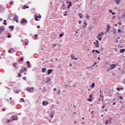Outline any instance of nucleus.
I'll list each match as a JSON object with an SVG mask.
<instances>
[{
    "label": "nucleus",
    "mask_w": 125,
    "mask_h": 125,
    "mask_svg": "<svg viewBox=\"0 0 125 125\" xmlns=\"http://www.w3.org/2000/svg\"><path fill=\"white\" fill-rule=\"evenodd\" d=\"M26 90L28 91V92H32L34 90V87H28L26 89Z\"/></svg>",
    "instance_id": "1"
},
{
    "label": "nucleus",
    "mask_w": 125,
    "mask_h": 125,
    "mask_svg": "<svg viewBox=\"0 0 125 125\" xmlns=\"http://www.w3.org/2000/svg\"><path fill=\"white\" fill-rule=\"evenodd\" d=\"M70 57H71L72 60H78L79 59V58L75 57L74 54H71Z\"/></svg>",
    "instance_id": "2"
},
{
    "label": "nucleus",
    "mask_w": 125,
    "mask_h": 125,
    "mask_svg": "<svg viewBox=\"0 0 125 125\" xmlns=\"http://www.w3.org/2000/svg\"><path fill=\"white\" fill-rule=\"evenodd\" d=\"M21 24H24V23H25L26 24H27V23H28V21H27V20H26L25 19V18H23L21 20Z\"/></svg>",
    "instance_id": "3"
},
{
    "label": "nucleus",
    "mask_w": 125,
    "mask_h": 125,
    "mask_svg": "<svg viewBox=\"0 0 125 125\" xmlns=\"http://www.w3.org/2000/svg\"><path fill=\"white\" fill-rule=\"evenodd\" d=\"M14 21H15L16 22H17V23H18V22H19V21H18V16L16 15L14 16Z\"/></svg>",
    "instance_id": "4"
},
{
    "label": "nucleus",
    "mask_w": 125,
    "mask_h": 125,
    "mask_svg": "<svg viewBox=\"0 0 125 125\" xmlns=\"http://www.w3.org/2000/svg\"><path fill=\"white\" fill-rule=\"evenodd\" d=\"M3 32H4V27L0 26V34H1Z\"/></svg>",
    "instance_id": "5"
},
{
    "label": "nucleus",
    "mask_w": 125,
    "mask_h": 125,
    "mask_svg": "<svg viewBox=\"0 0 125 125\" xmlns=\"http://www.w3.org/2000/svg\"><path fill=\"white\" fill-rule=\"evenodd\" d=\"M11 119H12L13 121H17V120H18V117L17 116H13L11 117Z\"/></svg>",
    "instance_id": "6"
},
{
    "label": "nucleus",
    "mask_w": 125,
    "mask_h": 125,
    "mask_svg": "<svg viewBox=\"0 0 125 125\" xmlns=\"http://www.w3.org/2000/svg\"><path fill=\"white\" fill-rule=\"evenodd\" d=\"M26 71H27V68L24 67V69H21L20 70V72L22 73H24V72H26Z\"/></svg>",
    "instance_id": "7"
},
{
    "label": "nucleus",
    "mask_w": 125,
    "mask_h": 125,
    "mask_svg": "<svg viewBox=\"0 0 125 125\" xmlns=\"http://www.w3.org/2000/svg\"><path fill=\"white\" fill-rule=\"evenodd\" d=\"M115 68H116V64H111L110 69H111V70H113V69H115Z\"/></svg>",
    "instance_id": "8"
},
{
    "label": "nucleus",
    "mask_w": 125,
    "mask_h": 125,
    "mask_svg": "<svg viewBox=\"0 0 125 125\" xmlns=\"http://www.w3.org/2000/svg\"><path fill=\"white\" fill-rule=\"evenodd\" d=\"M51 81V79L49 77H47L46 78V81H45V83H49Z\"/></svg>",
    "instance_id": "9"
},
{
    "label": "nucleus",
    "mask_w": 125,
    "mask_h": 125,
    "mask_svg": "<svg viewBox=\"0 0 125 125\" xmlns=\"http://www.w3.org/2000/svg\"><path fill=\"white\" fill-rule=\"evenodd\" d=\"M51 72H53V69H48L47 72L48 75H50V74H51Z\"/></svg>",
    "instance_id": "10"
},
{
    "label": "nucleus",
    "mask_w": 125,
    "mask_h": 125,
    "mask_svg": "<svg viewBox=\"0 0 125 125\" xmlns=\"http://www.w3.org/2000/svg\"><path fill=\"white\" fill-rule=\"evenodd\" d=\"M40 17H41V18H42V16L41 15L38 16L36 15V16H35V20H36V21H39V20H38V18H40Z\"/></svg>",
    "instance_id": "11"
},
{
    "label": "nucleus",
    "mask_w": 125,
    "mask_h": 125,
    "mask_svg": "<svg viewBox=\"0 0 125 125\" xmlns=\"http://www.w3.org/2000/svg\"><path fill=\"white\" fill-rule=\"evenodd\" d=\"M84 25L83 26V28H85V27L87 26V23L86 22V20H84Z\"/></svg>",
    "instance_id": "12"
},
{
    "label": "nucleus",
    "mask_w": 125,
    "mask_h": 125,
    "mask_svg": "<svg viewBox=\"0 0 125 125\" xmlns=\"http://www.w3.org/2000/svg\"><path fill=\"white\" fill-rule=\"evenodd\" d=\"M9 29H11V31H13L14 30V27L12 25H10L9 26Z\"/></svg>",
    "instance_id": "13"
},
{
    "label": "nucleus",
    "mask_w": 125,
    "mask_h": 125,
    "mask_svg": "<svg viewBox=\"0 0 125 125\" xmlns=\"http://www.w3.org/2000/svg\"><path fill=\"white\" fill-rule=\"evenodd\" d=\"M42 73H45V71H46V68L43 67L42 69Z\"/></svg>",
    "instance_id": "14"
},
{
    "label": "nucleus",
    "mask_w": 125,
    "mask_h": 125,
    "mask_svg": "<svg viewBox=\"0 0 125 125\" xmlns=\"http://www.w3.org/2000/svg\"><path fill=\"white\" fill-rule=\"evenodd\" d=\"M26 8H29V6L24 5L23 7V9H26Z\"/></svg>",
    "instance_id": "15"
},
{
    "label": "nucleus",
    "mask_w": 125,
    "mask_h": 125,
    "mask_svg": "<svg viewBox=\"0 0 125 125\" xmlns=\"http://www.w3.org/2000/svg\"><path fill=\"white\" fill-rule=\"evenodd\" d=\"M125 51V49H120V53H124Z\"/></svg>",
    "instance_id": "16"
},
{
    "label": "nucleus",
    "mask_w": 125,
    "mask_h": 125,
    "mask_svg": "<svg viewBox=\"0 0 125 125\" xmlns=\"http://www.w3.org/2000/svg\"><path fill=\"white\" fill-rule=\"evenodd\" d=\"M94 44H95L96 47H99V43H97L96 42H94Z\"/></svg>",
    "instance_id": "17"
},
{
    "label": "nucleus",
    "mask_w": 125,
    "mask_h": 125,
    "mask_svg": "<svg viewBox=\"0 0 125 125\" xmlns=\"http://www.w3.org/2000/svg\"><path fill=\"white\" fill-rule=\"evenodd\" d=\"M100 93L101 97H102V96H103V97L104 98V97L103 96H102V94H103V92H102V91L100 90Z\"/></svg>",
    "instance_id": "18"
},
{
    "label": "nucleus",
    "mask_w": 125,
    "mask_h": 125,
    "mask_svg": "<svg viewBox=\"0 0 125 125\" xmlns=\"http://www.w3.org/2000/svg\"><path fill=\"white\" fill-rule=\"evenodd\" d=\"M115 1L117 3V4H119L120 3V0H115Z\"/></svg>",
    "instance_id": "19"
},
{
    "label": "nucleus",
    "mask_w": 125,
    "mask_h": 125,
    "mask_svg": "<svg viewBox=\"0 0 125 125\" xmlns=\"http://www.w3.org/2000/svg\"><path fill=\"white\" fill-rule=\"evenodd\" d=\"M63 36H64V34L61 33L60 34L59 37H60V38H62V37H63Z\"/></svg>",
    "instance_id": "20"
},
{
    "label": "nucleus",
    "mask_w": 125,
    "mask_h": 125,
    "mask_svg": "<svg viewBox=\"0 0 125 125\" xmlns=\"http://www.w3.org/2000/svg\"><path fill=\"white\" fill-rule=\"evenodd\" d=\"M91 86L92 87H94V86H95V83H92V85H91Z\"/></svg>",
    "instance_id": "21"
},
{
    "label": "nucleus",
    "mask_w": 125,
    "mask_h": 125,
    "mask_svg": "<svg viewBox=\"0 0 125 125\" xmlns=\"http://www.w3.org/2000/svg\"><path fill=\"white\" fill-rule=\"evenodd\" d=\"M97 39L99 40V41H102V37H97Z\"/></svg>",
    "instance_id": "22"
},
{
    "label": "nucleus",
    "mask_w": 125,
    "mask_h": 125,
    "mask_svg": "<svg viewBox=\"0 0 125 125\" xmlns=\"http://www.w3.org/2000/svg\"><path fill=\"white\" fill-rule=\"evenodd\" d=\"M4 25H7V23H6V20H4V22L3 23Z\"/></svg>",
    "instance_id": "23"
},
{
    "label": "nucleus",
    "mask_w": 125,
    "mask_h": 125,
    "mask_svg": "<svg viewBox=\"0 0 125 125\" xmlns=\"http://www.w3.org/2000/svg\"><path fill=\"white\" fill-rule=\"evenodd\" d=\"M21 74H22L21 72L18 73V77H19V78H21Z\"/></svg>",
    "instance_id": "24"
},
{
    "label": "nucleus",
    "mask_w": 125,
    "mask_h": 125,
    "mask_svg": "<svg viewBox=\"0 0 125 125\" xmlns=\"http://www.w3.org/2000/svg\"><path fill=\"white\" fill-rule=\"evenodd\" d=\"M103 36L101 33H99L97 37H102Z\"/></svg>",
    "instance_id": "25"
},
{
    "label": "nucleus",
    "mask_w": 125,
    "mask_h": 125,
    "mask_svg": "<svg viewBox=\"0 0 125 125\" xmlns=\"http://www.w3.org/2000/svg\"><path fill=\"white\" fill-rule=\"evenodd\" d=\"M68 6H72V2H69V3H68Z\"/></svg>",
    "instance_id": "26"
},
{
    "label": "nucleus",
    "mask_w": 125,
    "mask_h": 125,
    "mask_svg": "<svg viewBox=\"0 0 125 125\" xmlns=\"http://www.w3.org/2000/svg\"><path fill=\"white\" fill-rule=\"evenodd\" d=\"M113 32L114 33V35H115V34H117V30L116 29H114L113 31Z\"/></svg>",
    "instance_id": "27"
},
{
    "label": "nucleus",
    "mask_w": 125,
    "mask_h": 125,
    "mask_svg": "<svg viewBox=\"0 0 125 125\" xmlns=\"http://www.w3.org/2000/svg\"><path fill=\"white\" fill-rule=\"evenodd\" d=\"M107 29L110 30L111 29V26H110L109 24H107Z\"/></svg>",
    "instance_id": "28"
},
{
    "label": "nucleus",
    "mask_w": 125,
    "mask_h": 125,
    "mask_svg": "<svg viewBox=\"0 0 125 125\" xmlns=\"http://www.w3.org/2000/svg\"><path fill=\"white\" fill-rule=\"evenodd\" d=\"M21 102H25V100H24V99L23 98H21Z\"/></svg>",
    "instance_id": "29"
},
{
    "label": "nucleus",
    "mask_w": 125,
    "mask_h": 125,
    "mask_svg": "<svg viewBox=\"0 0 125 125\" xmlns=\"http://www.w3.org/2000/svg\"><path fill=\"white\" fill-rule=\"evenodd\" d=\"M118 24L120 25H122V21H120L119 22H118Z\"/></svg>",
    "instance_id": "30"
},
{
    "label": "nucleus",
    "mask_w": 125,
    "mask_h": 125,
    "mask_svg": "<svg viewBox=\"0 0 125 125\" xmlns=\"http://www.w3.org/2000/svg\"><path fill=\"white\" fill-rule=\"evenodd\" d=\"M89 98H90V99H92V95L91 94L89 96Z\"/></svg>",
    "instance_id": "31"
},
{
    "label": "nucleus",
    "mask_w": 125,
    "mask_h": 125,
    "mask_svg": "<svg viewBox=\"0 0 125 125\" xmlns=\"http://www.w3.org/2000/svg\"><path fill=\"white\" fill-rule=\"evenodd\" d=\"M95 51L96 52V53H98V54L100 53V52H99L98 50H95Z\"/></svg>",
    "instance_id": "32"
},
{
    "label": "nucleus",
    "mask_w": 125,
    "mask_h": 125,
    "mask_svg": "<svg viewBox=\"0 0 125 125\" xmlns=\"http://www.w3.org/2000/svg\"><path fill=\"white\" fill-rule=\"evenodd\" d=\"M53 39L54 40H56V39H57V35H55V37L53 38Z\"/></svg>",
    "instance_id": "33"
},
{
    "label": "nucleus",
    "mask_w": 125,
    "mask_h": 125,
    "mask_svg": "<svg viewBox=\"0 0 125 125\" xmlns=\"http://www.w3.org/2000/svg\"><path fill=\"white\" fill-rule=\"evenodd\" d=\"M88 101H89V102H91V101H92V99L89 98L87 99Z\"/></svg>",
    "instance_id": "34"
},
{
    "label": "nucleus",
    "mask_w": 125,
    "mask_h": 125,
    "mask_svg": "<svg viewBox=\"0 0 125 125\" xmlns=\"http://www.w3.org/2000/svg\"><path fill=\"white\" fill-rule=\"evenodd\" d=\"M7 38H8V39H10V38H11V35H10V34H9V33L8 35Z\"/></svg>",
    "instance_id": "35"
},
{
    "label": "nucleus",
    "mask_w": 125,
    "mask_h": 125,
    "mask_svg": "<svg viewBox=\"0 0 125 125\" xmlns=\"http://www.w3.org/2000/svg\"><path fill=\"white\" fill-rule=\"evenodd\" d=\"M23 60H24V58H23V57H21L20 61H23Z\"/></svg>",
    "instance_id": "36"
},
{
    "label": "nucleus",
    "mask_w": 125,
    "mask_h": 125,
    "mask_svg": "<svg viewBox=\"0 0 125 125\" xmlns=\"http://www.w3.org/2000/svg\"><path fill=\"white\" fill-rule=\"evenodd\" d=\"M17 65V62H15V63H13V67H15Z\"/></svg>",
    "instance_id": "37"
},
{
    "label": "nucleus",
    "mask_w": 125,
    "mask_h": 125,
    "mask_svg": "<svg viewBox=\"0 0 125 125\" xmlns=\"http://www.w3.org/2000/svg\"><path fill=\"white\" fill-rule=\"evenodd\" d=\"M45 102H46V101H43L42 105H43V106H44V105H45Z\"/></svg>",
    "instance_id": "38"
},
{
    "label": "nucleus",
    "mask_w": 125,
    "mask_h": 125,
    "mask_svg": "<svg viewBox=\"0 0 125 125\" xmlns=\"http://www.w3.org/2000/svg\"><path fill=\"white\" fill-rule=\"evenodd\" d=\"M11 122H12L11 120H8L7 123H10Z\"/></svg>",
    "instance_id": "39"
},
{
    "label": "nucleus",
    "mask_w": 125,
    "mask_h": 125,
    "mask_svg": "<svg viewBox=\"0 0 125 125\" xmlns=\"http://www.w3.org/2000/svg\"><path fill=\"white\" fill-rule=\"evenodd\" d=\"M119 98H120V99H121V100H123V96H119Z\"/></svg>",
    "instance_id": "40"
},
{
    "label": "nucleus",
    "mask_w": 125,
    "mask_h": 125,
    "mask_svg": "<svg viewBox=\"0 0 125 125\" xmlns=\"http://www.w3.org/2000/svg\"><path fill=\"white\" fill-rule=\"evenodd\" d=\"M108 121L106 120V121L105 122V125H108Z\"/></svg>",
    "instance_id": "41"
},
{
    "label": "nucleus",
    "mask_w": 125,
    "mask_h": 125,
    "mask_svg": "<svg viewBox=\"0 0 125 125\" xmlns=\"http://www.w3.org/2000/svg\"><path fill=\"white\" fill-rule=\"evenodd\" d=\"M111 71V69H110V68H108V69H107V70H106V72H109V71Z\"/></svg>",
    "instance_id": "42"
},
{
    "label": "nucleus",
    "mask_w": 125,
    "mask_h": 125,
    "mask_svg": "<svg viewBox=\"0 0 125 125\" xmlns=\"http://www.w3.org/2000/svg\"><path fill=\"white\" fill-rule=\"evenodd\" d=\"M117 90H118V91H120L121 90V88H120L119 87L117 88Z\"/></svg>",
    "instance_id": "43"
},
{
    "label": "nucleus",
    "mask_w": 125,
    "mask_h": 125,
    "mask_svg": "<svg viewBox=\"0 0 125 125\" xmlns=\"http://www.w3.org/2000/svg\"><path fill=\"white\" fill-rule=\"evenodd\" d=\"M121 32H122V30H121V29H119L118 30V33H121Z\"/></svg>",
    "instance_id": "44"
},
{
    "label": "nucleus",
    "mask_w": 125,
    "mask_h": 125,
    "mask_svg": "<svg viewBox=\"0 0 125 125\" xmlns=\"http://www.w3.org/2000/svg\"><path fill=\"white\" fill-rule=\"evenodd\" d=\"M26 63L27 64V65H30V62L29 61L26 62Z\"/></svg>",
    "instance_id": "45"
},
{
    "label": "nucleus",
    "mask_w": 125,
    "mask_h": 125,
    "mask_svg": "<svg viewBox=\"0 0 125 125\" xmlns=\"http://www.w3.org/2000/svg\"><path fill=\"white\" fill-rule=\"evenodd\" d=\"M12 50L11 49H10V50H8V52H9V53H10L11 52V51H12Z\"/></svg>",
    "instance_id": "46"
},
{
    "label": "nucleus",
    "mask_w": 125,
    "mask_h": 125,
    "mask_svg": "<svg viewBox=\"0 0 125 125\" xmlns=\"http://www.w3.org/2000/svg\"><path fill=\"white\" fill-rule=\"evenodd\" d=\"M83 15H82L81 16H80V19H82V18H83Z\"/></svg>",
    "instance_id": "47"
},
{
    "label": "nucleus",
    "mask_w": 125,
    "mask_h": 125,
    "mask_svg": "<svg viewBox=\"0 0 125 125\" xmlns=\"http://www.w3.org/2000/svg\"><path fill=\"white\" fill-rule=\"evenodd\" d=\"M50 118L52 119L53 118V114H51L50 115Z\"/></svg>",
    "instance_id": "48"
},
{
    "label": "nucleus",
    "mask_w": 125,
    "mask_h": 125,
    "mask_svg": "<svg viewBox=\"0 0 125 125\" xmlns=\"http://www.w3.org/2000/svg\"><path fill=\"white\" fill-rule=\"evenodd\" d=\"M61 93V91L59 90L58 92L59 95Z\"/></svg>",
    "instance_id": "49"
},
{
    "label": "nucleus",
    "mask_w": 125,
    "mask_h": 125,
    "mask_svg": "<svg viewBox=\"0 0 125 125\" xmlns=\"http://www.w3.org/2000/svg\"><path fill=\"white\" fill-rule=\"evenodd\" d=\"M35 39H36V38H38V35L37 34L35 35Z\"/></svg>",
    "instance_id": "50"
},
{
    "label": "nucleus",
    "mask_w": 125,
    "mask_h": 125,
    "mask_svg": "<svg viewBox=\"0 0 125 125\" xmlns=\"http://www.w3.org/2000/svg\"><path fill=\"white\" fill-rule=\"evenodd\" d=\"M109 31H110V29L107 28L106 33H108V32H109Z\"/></svg>",
    "instance_id": "51"
},
{
    "label": "nucleus",
    "mask_w": 125,
    "mask_h": 125,
    "mask_svg": "<svg viewBox=\"0 0 125 125\" xmlns=\"http://www.w3.org/2000/svg\"><path fill=\"white\" fill-rule=\"evenodd\" d=\"M96 64H97L96 62H94V64L93 65V66L92 67H94V66Z\"/></svg>",
    "instance_id": "52"
},
{
    "label": "nucleus",
    "mask_w": 125,
    "mask_h": 125,
    "mask_svg": "<svg viewBox=\"0 0 125 125\" xmlns=\"http://www.w3.org/2000/svg\"><path fill=\"white\" fill-rule=\"evenodd\" d=\"M86 18H87V19H89V16L88 15H87Z\"/></svg>",
    "instance_id": "53"
},
{
    "label": "nucleus",
    "mask_w": 125,
    "mask_h": 125,
    "mask_svg": "<svg viewBox=\"0 0 125 125\" xmlns=\"http://www.w3.org/2000/svg\"><path fill=\"white\" fill-rule=\"evenodd\" d=\"M96 42V43H99V41H98V40H97Z\"/></svg>",
    "instance_id": "54"
},
{
    "label": "nucleus",
    "mask_w": 125,
    "mask_h": 125,
    "mask_svg": "<svg viewBox=\"0 0 125 125\" xmlns=\"http://www.w3.org/2000/svg\"><path fill=\"white\" fill-rule=\"evenodd\" d=\"M2 8V6L0 5V10H1V8Z\"/></svg>",
    "instance_id": "55"
},
{
    "label": "nucleus",
    "mask_w": 125,
    "mask_h": 125,
    "mask_svg": "<svg viewBox=\"0 0 125 125\" xmlns=\"http://www.w3.org/2000/svg\"><path fill=\"white\" fill-rule=\"evenodd\" d=\"M37 28L38 29H40V28H41V26L40 25L37 26Z\"/></svg>",
    "instance_id": "56"
},
{
    "label": "nucleus",
    "mask_w": 125,
    "mask_h": 125,
    "mask_svg": "<svg viewBox=\"0 0 125 125\" xmlns=\"http://www.w3.org/2000/svg\"><path fill=\"white\" fill-rule=\"evenodd\" d=\"M45 103H46V104H45L46 105H48V102H46V101Z\"/></svg>",
    "instance_id": "57"
},
{
    "label": "nucleus",
    "mask_w": 125,
    "mask_h": 125,
    "mask_svg": "<svg viewBox=\"0 0 125 125\" xmlns=\"http://www.w3.org/2000/svg\"><path fill=\"white\" fill-rule=\"evenodd\" d=\"M79 24H82V21H79Z\"/></svg>",
    "instance_id": "58"
},
{
    "label": "nucleus",
    "mask_w": 125,
    "mask_h": 125,
    "mask_svg": "<svg viewBox=\"0 0 125 125\" xmlns=\"http://www.w3.org/2000/svg\"><path fill=\"white\" fill-rule=\"evenodd\" d=\"M112 13V15H115V12H112V13Z\"/></svg>",
    "instance_id": "59"
},
{
    "label": "nucleus",
    "mask_w": 125,
    "mask_h": 125,
    "mask_svg": "<svg viewBox=\"0 0 125 125\" xmlns=\"http://www.w3.org/2000/svg\"><path fill=\"white\" fill-rule=\"evenodd\" d=\"M26 79H27V78H26V77H23V80H26Z\"/></svg>",
    "instance_id": "60"
},
{
    "label": "nucleus",
    "mask_w": 125,
    "mask_h": 125,
    "mask_svg": "<svg viewBox=\"0 0 125 125\" xmlns=\"http://www.w3.org/2000/svg\"><path fill=\"white\" fill-rule=\"evenodd\" d=\"M70 7H70V6L68 5V6H67V9H70Z\"/></svg>",
    "instance_id": "61"
},
{
    "label": "nucleus",
    "mask_w": 125,
    "mask_h": 125,
    "mask_svg": "<svg viewBox=\"0 0 125 125\" xmlns=\"http://www.w3.org/2000/svg\"><path fill=\"white\" fill-rule=\"evenodd\" d=\"M95 51V50H92V53H94Z\"/></svg>",
    "instance_id": "62"
},
{
    "label": "nucleus",
    "mask_w": 125,
    "mask_h": 125,
    "mask_svg": "<svg viewBox=\"0 0 125 125\" xmlns=\"http://www.w3.org/2000/svg\"><path fill=\"white\" fill-rule=\"evenodd\" d=\"M115 18H116V16H113V17H112V19H114Z\"/></svg>",
    "instance_id": "63"
},
{
    "label": "nucleus",
    "mask_w": 125,
    "mask_h": 125,
    "mask_svg": "<svg viewBox=\"0 0 125 125\" xmlns=\"http://www.w3.org/2000/svg\"><path fill=\"white\" fill-rule=\"evenodd\" d=\"M0 21L1 22L2 21V19L1 18H0Z\"/></svg>",
    "instance_id": "64"
}]
</instances>
